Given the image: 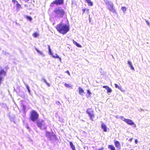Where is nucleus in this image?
<instances>
[{"label": "nucleus", "mask_w": 150, "mask_h": 150, "mask_svg": "<svg viewBox=\"0 0 150 150\" xmlns=\"http://www.w3.org/2000/svg\"><path fill=\"white\" fill-rule=\"evenodd\" d=\"M57 30L60 33L64 35L66 34L69 30V26L66 24L60 23L56 27Z\"/></svg>", "instance_id": "nucleus-1"}, {"label": "nucleus", "mask_w": 150, "mask_h": 150, "mask_svg": "<svg viewBox=\"0 0 150 150\" xmlns=\"http://www.w3.org/2000/svg\"><path fill=\"white\" fill-rule=\"evenodd\" d=\"M53 12L57 16H59L60 18H62L65 13L64 10L61 7L55 8L53 11Z\"/></svg>", "instance_id": "nucleus-2"}, {"label": "nucleus", "mask_w": 150, "mask_h": 150, "mask_svg": "<svg viewBox=\"0 0 150 150\" xmlns=\"http://www.w3.org/2000/svg\"><path fill=\"white\" fill-rule=\"evenodd\" d=\"M86 112L88 115L90 120L93 121V118L95 117V115L93 109L92 108H88L86 110Z\"/></svg>", "instance_id": "nucleus-3"}, {"label": "nucleus", "mask_w": 150, "mask_h": 150, "mask_svg": "<svg viewBox=\"0 0 150 150\" xmlns=\"http://www.w3.org/2000/svg\"><path fill=\"white\" fill-rule=\"evenodd\" d=\"M38 118V114L34 110H32L30 112V118L31 120L33 121L37 120Z\"/></svg>", "instance_id": "nucleus-4"}, {"label": "nucleus", "mask_w": 150, "mask_h": 150, "mask_svg": "<svg viewBox=\"0 0 150 150\" xmlns=\"http://www.w3.org/2000/svg\"><path fill=\"white\" fill-rule=\"evenodd\" d=\"M64 4V0H55L53 1L50 4L51 6H53L54 4L56 5H60Z\"/></svg>", "instance_id": "nucleus-5"}, {"label": "nucleus", "mask_w": 150, "mask_h": 150, "mask_svg": "<svg viewBox=\"0 0 150 150\" xmlns=\"http://www.w3.org/2000/svg\"><path fill=\"white\" fill-rule=\"evenodd\" d=\"M106 4L108 5V9L110 11L113 13H115L116 11L113 7L112 4L110 3L109 2H107Z\"/></svg>", "instance_id": "nucleus-6"}, {"label": "nucleus", "mask_w": 150, "mask_h": 150, "mask_svg": "<svg viewBox=\"0 0 150 150\" xmlns=\"http://www.w3.org/2000/svg\"><path fill=\"white\" fill-rule=\"evenodd\" d=\"M6 71H5L3 69H1L0 70V86L1 85L2 79V77L1 75H3L4 76L6 75Z\"/></svg>", "instance_id": "nucleus-7"}, {"label": "nucleus", "mask_w": 150, "mask_h": 150, "mask_svg": "<svg viewBox=\"0 0 150 150\" xmlns=\"http://www.w3.org/2000/svg\"><path fill=\"white\" fill-rule=\"evenodd\" d=\"M46 137H47L48 138H49L50 139H52V137H56V135H54L48 132H46Z\"/></svg>", "instance_id": "nucleus-8"}, {"label": "nucleus", "mask_w": 150, "mask_h": 150, "mask_svg": "<svg viewBox=\"0 0 150 150\" xmlns=\"http://www.w3.org/2000/svg\"><path fill=\"white\" fill-rule=\"evenodd\" d=\"M123 121L128 124L132 125L134 124V122L130 119H124Z\"/></svg>", "instance_id": "nucleus-9"}, {"label": "nucleus", "mask_w": 150, "mask_h": 150, "mask_svg": "<svg viewBox=\"0 0 150 150\" xmlns=\"http://www.w3.org/2000/svg\"><path fill=\"white\" fill-rule=\"evenodd\" d=\"M114 144L115 147L116 148H120V142L119 141H117L115 140Z\"/></svg>", "instance_id": "nucleus-10"}, {"label": "nucleus", "mask_w": 150, "mask_h": 150, "mask_svg": "<svg viewBox=\"0 0 150 150\" xmlns=\"http://www.w3.org/2000/svg\"><path fill=\"white\" fill-rule=\"evenodd\" d=\"M79 94L81 95H83L84 93V91L80 87L79 88Z\"/></svg>", "instance_id": "nucleus-11"}, {"label": "nucleus", "mask_w": 150, "mask_h": 150, "mask_svg": "<svg viewBox=\"0 0 150 150\" xmlns=\"http://www.w3.org/2000/svg\"><path fill=\"white\" fill-rule=\"evenodd\" d=\"M85 2L87 3L89 6H92L93 5V2L91 0H85Z\"/></svg>", "instance_id": "nucleus-12"}, {"label": "nucleus", "mask_w": 150, "mask_h": 150, "mask_svg": "<svg viewBox=\"0 0 150 150\" xmlns=\"http://www.w3.org/2000/svg\"><path fill=\"white\" fill-rule=\"evenodd\" d=\"M101 127L104 132H106L107 131V127L105 124L102 123L101 124Z\"/></svg>", "instance_id": "nucleus-13"}, {"label": "nucleus", "mask_w": 150, "mask_h": 150, "mask_svg": "<svg viewBox=\"0 0 150 150\" xmlns=\"http://www.w3.org/2000/svg\"><path fill=\"white\" fill-rule=\"evenodd\" d=\"M82 11H83V14L84 13H89V11L88 8H83L82 10Z\"/></svg>", "instance_id": "nucleus-14"}, {"label": "nucleus", "mask_w": 150, "mask_h": 150, "mask_svg": "<svg viewBox=\"0 0 150 150\" xmlns=\"http://www.w3.org/2000/svg\"><path fill=\"white\" fill-rule=\"evenodd\" d=\"M38 127L41 129L45 128V125L41 122L38 123Z\"/></svg>", "instance_id": "nucleus-15"}, {"label": "nucleus", "mask_w": 150, "mask_h": 150, "mask_svg": "<svg viewBox=\"0 0 150 150\" xmlns=\"http://www.w3.org/2000/svg\"><path fill=\"white\" fill-rule=\"evenodd\" d=\"M69 144L73 150H76L75 146L71 142H69Z\"/></svg>", "instance_id": "nucleus-16"}, {"label": "nucleus", "mask_w": 150, "mask_h": 150, "mask_svg": "<svg viewBox=\"0 0 150 150\" xmlns=\"http://www.w3.org/2000/svg\"><path fill=\"white\" fill-rule=\"evenodd\" d=\"M87 95L86 97L87 98H88L91 96V93L90 91L89 90H87Z\"/></svg>", "instance_id": "nucleus-17"}, {"label": "nucleus", "mask_w": 150, "mask_h": 150, "mask_svg": "<svg viewBox=\"0 0 150 150\" xmlns=\"http://www.w3.org/2000/svg\"><path fill=\"white\" fill-rule=\"evenodd\" d=\"M108 148L110 150H115V148L113 145H108Z\"/></svg>", "instance_id": "nucleus-18"}, {"label": "nucleus", "mask_w": 150, "mask_h": 150, "mask_svg": "<svg viewBox=\"0 0 150 150\" xmlns=\"http://www.w3.org/2000/svg\"><path fill=\"white\" fill-rule=\"evenodd\" d=\"M52 57L54 58H58L60 61H61V58L59 57L58 55L57 54H55L54 55H53Z\"/></svg>", "instance_id": "nucleus-19"}, {"label": "nucleus", "mask_w": 150, "mask_h": 150, "mask_svg": "<svg viewBox=\"0 0 150 150\" xmlns=\"http://www.w3.org/2000/svg\"><path fill=\"white\" fill-rule=\"evenodd\" d=\"M73 43L76 45L77 47H81V46L80 45L77 43L74 40H73Z\"/></svg>", "instance_id": "nucleus-20"}, {"label": "nucleus", "mask_w": 150, "mask_h": 150, "mask_svg": "<svg viewBox=\"0 0 150 150\" xmlns=\"http://www.w3.org/2000/svg\"><path fill=\"white\" fill-rule=\"evenodd\" d=\"M16 8L18 9L22 8L21 5L18 2L16 4Z\"/></svg>", "instance_id": "nucleus-21"}, {"label": "nucleus", "mask_w": 150, "mask_h": 150, "mask_svg": "<svg viewBox=\"0 0 150 150\" xmlns=\"http://www.w3.org/2000/svg\"><path fill=\"white\" fill-rule=\"evenodd\" d=\"M25 17L28 21H31L32 20V18L31 17H30V16H25Z\"/></svg>", "instance_id": "nucleus-22"}, {"label": "nucleus", "mask_w": 150, "mask_h": 150, "mask_svg": "<svg viewBox=\"0 0 150 150\" xmlns=\"http://www.w3.org/2000/svg\"><path fill=\"white\" fill-rule=\"evenodd\" d=\"M127 62H128V64H129L130 66V67L131 69H132V70H134V67H133L132 65V63H131V62L129 61H128Z\"/></svg>", "instance_id": "nucleus-23"}, {"label": "nucleus", "mask_w": 150, "mask_h": 150, "mask_svg": "<svg viewBox=\"0 0 150 150\" xmlns=\"http://www.w3.org/2000/svg\"><path fill=\"white\" fill-rule=\"evenodd\" d=\"M121 9L123 11V13H125L127 11L126 8L124 6H122L121 7Z\"/></svg>", "instance_id": "nucleus-24"}, {"label": "nucleus", "mask_w": 150, "mask_h": 150, "mask_svg": "<svg viewBox=\"0 0 150 150\" xmlns=\"http://www.w3.org/2000/svg\"><path fill=\"white\" fill-rule=\"evenodd\" d=\"M106 90L108 93H110L112 92V90L109 87H108V88Z\"/></svg>", "instance_id": "nucleus-25"}, {"label": "nucleus", "mask_w": 150, "mask_h": 150, "mask_svg": "<svg viewBox=\"0 0 150 150\" xmlns=\"http://www.w3.org/2000/svg\"><path fill=\"white\" fill-rule=\"evenodd\" d=\"M33 35L34 37H36L38 36V34L36 32H35L33 34Z\"/></svg>", "instance_id": "nucleus-26"}, {"label": "nucleus", "mask_w": 150, "mask_h": 150, "mask_svg": "<svg viewBox=\"0 0 150 150\" xmlns=\"http://www.w3.org/2000/svg\"><path fill=\"white\" fill-rule=\"evenodd\" d=\"M114 85L115 88H118L119 89H121V88L118 86L117 84L115 83Z\"/></svg>", "instance_id": "nucleus-27"}, {"label": "nucleus", "mask_w": 150, "mask_h": 150, "mask_svg": "<svg viewBox=\"0 0 150 150\" xmlns=\"http://www.w3.org/2000/svg\"><path fill=\"white\" fill-rule=\"evenodd\" d=\"M12 1L14 4H16L18 2V1L16 0H12Z\"/></svg>", "instance_id": "nucleus-28"}, {"label": "nucleus", "mask_w": 150, "mask_h": 150, "mask_svg": "<svg viewBox=\"0 0 150 150\" xmlns=\"http://www.w3.org/2000/svg\"><path fill=\"white\" fill-rule=\"evenodd\" d=\"M38 53H39V54L42 55H44L43 53L42 52H40L38 50Z\"/></svg>", "instance_id": "nucleus-29"}, {"label": "nucleus", "mask_w": 150, "mask_h": 150, "mask_svg": "<svg viewBox=\"0 0 150 150\" xmlns=\"http://www.w3.org/2000/svg\"><path fill=\"white\" fill-rule=\"evenodd\" d=\"M48 49L49 50V52L50 53H51V50L50 46L49 45H48Z\"/></svg>", "instance_id": "nucleus-30"}, {"label": "nucleus", "mask_w": 150, "mask_h": 150, "mask_svg": "<svg viewBox=\"0 0 150 150\" xmlns=\"http://www.w3.org/2000/svg\"><path fill=\"white\" fill-rule=\"evenodd\" d=\"M64 85L65 86H66L67 87H68V88L69 87H70L69 85L67 84L66 83H65Z\"/></svg>", "instance_id": "nucleus-31"}, {"label": "nucleus", "mask_w": 150, "mask_h": 150, "mask_svg": "<svg viewBox=\"0 0 150 150\" xmlns=\"http://www.w3.org/2000/svg\"><path fill=\"white\" fill-rule=\"evenodd\" d=\"M44 82L46 83L48 86H50V84L47 83L46 80H45Z\"/></svg>", "instance_id": "nucleus-32"}, {"label": "nucleus", "mask_w": 150, "mask_h": 150, "mask_svg": "<svg viewBox=\"0 0 150 150\" xmlns=\"http://www.w3.org/2000/svg\"><path fill=\"white\" fill-rule=\"evenodd\" d=\"M108 86H103V87L104 88H105L106 89H107L108 88Z\"/></svg>", "instance_id": "nucleus-33"}, {"label": "nucleus", "mask_w": 150, "mask_h": 150, "mask_svg": "<svg viewBox=\"0 0 150 150\" xmlns=\"http://www.w3.org/2000/svg\"><path fill=\"white\" fill-rule=\"evenodd\" d=\"M65 72L67 73L69 75V76H70V73L69 71L67 70V71H66Z\"/></svg>", "instance_id": "nucleus-34"}, {"label": "nucleus", "mask_w": 150, "mask_h": 150, "mask_svg": "<svg viewBox=\"0 0 150 150\" xmlns=\"http://www.w3.org/2000/svg\"><path fill=\"white\" fill-rule=\"evenodd\" d=\"M103 147H101L100 148L98 149L97 150H103Z\"/></svg>", "instance_id": "nucleus-35"}, {"label": "nucleus", "mask_w": 150, "mask_h": 150, "mask_svg": "<svg viewBox=\"0 0 150 150\" xmlns=\"http://www.w3.org/2000/svg\"><path fill=\"white\" fill-rule=\"evenodd\" d=\"M135 142L136 144H137L138 143V141L137 139H135Z\"/></svg>", "instance_id": "nucleus-36"}, {"label": "nucleus", "mask_w": 150, "mask_h": 150, "mask_svg": "<svg viewBox=\"0 0 150 150\" xmlns=\"http://www.w3.org/2000/svg\"><path fill=\"white\" fill-rule=\"evenodd\" d=\"M133 139V138H131V139H129V142H131L132 141V140Z\"/></svg>", "instance_id": "nucleus-37"}, {"label": "nucleus", "mask_w": 150, "mask_h": 150, "mask_svg": "<svg viewBox=\"0 0 150 150\" xmlns=\"http://www.w3.org/2000/svg\"><path fill=\"white\" fill-rule=\"evenodd\" d=\"M146 23H147V24L148 25H149V23L148 21H146Z\"/></svg>", "instance_id": "nucleus-38"}, {"label": "nucleus", "mask_w": 150, "mask_h": 150, "mask_svg": "<svg viewBox=\"0 0 150 150\" xmlns=\"http://www.w3.org/2000/svg\"><path fill=\"white\" fill-rule=\"evenodd\" d=\"M6 68L8 69V67H6Z\"/></svg>", "instance_id": "nucleus-39"}, {"label": "nucleus", "mask_w": 150, "mask_h": 150, "mask_svg": "<svg viewBox=\"0 0 150 150\" xmlns=\"http://www.w3.org/2000/svg\"><path fill=\"white\" fill-rule=\"evenodd\" d=\"M36 50L37 51H38V50H37V49H36Z\"/></svg>", "instance_id": "nucleus-40"}, {"label": "nucleus", "mask_w": 150, "mask_h": 150, "mask_svg": "<svg viewBox=\"0 0 150 150\" xmlns=\"http://www.w3.org/2000/svg\"><path fill=\"white\" fill-rule=\"evenodd\" d=\"M149 150H150V148L149 149Z\"/></svg>", "instance_id": "nucleus-41"}]
</instances>
